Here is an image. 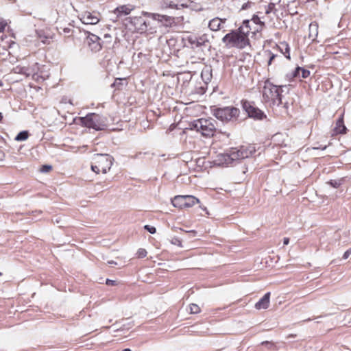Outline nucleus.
<instances>
[{"mask_svg": "<svg viewBox=\"0 0 351 351\" xmlns=\"http://www.w3.org/2000/svg\"><path fill=\"white\" fill-rule=\"evenodd\" d=\"M99 12L86 11L81 14L80 20L84 24L96 25L99 22Z\"/></svg>", "mask_w": 351, "mask_h": 351, "instance_id": "obj_16", "label": "nucleus"}, {"mask_svg": "<svg viewBox=\"0 0 351 351\" xmlns=\"http://www.w3.org/2000/svg\"><path fill=\"white\" fill-rule=\"evenodd\" d=\"M226 19L221 20V19L216 17L210 21L208 27L212 31H217L220 29L221 23H224Z\"/></svg>", "mask_w": 351, "mask_h": 351, "instance_id": "obj_21", "label": "nucleus"}, {"mask_svg": "<svg viewBox=\"0 0 351 351\" xmlns=\"http://www.w3.org/2000/svg\"><path fill=\"white\" fill-rule=\"evenodd\" d=\"M278 56L276 54L271 53V56L269 57V59L268 60V65H271L273 60L277 57Z\"/></svg>", "mask_w": 351, "mask_h": 351, "instance_id": "obj_41", "label": "nucleus"}, {"mask_svg": "<svg viewBox=\"0 0 351 351\" xmlns=\"http://www.w3.org/2000/svg\"><path fill=\"white\" fill-rule=\"evenodd\" d=\"M199 202V199L193 195H177L171 200L174 207L181 209L192 207Z\"/></svg>", "mask_w": 351, "mask_h": 351, "instance_id": "obj_8", "label": "nucleus"}, {"mask_svg": "<svg viewBox=\"0 0 351 351\" xmlns=\"http://www.w3.org/2000/svg\"><path fill=\"white\" fill-rule=\"evenodd\" d=\"M289 243V239L287 238V237H285L283 239V243H284V245H288Z\"/></svg>", "mask_w": 351, "mask_h": 351, "instance_id": "obj_46", "label": "nucleus"}, {"mask_svg": "<svg viewBox=\"0 0 351 351\" xmlns=\"http://www.w3.org/2000/svg\"><path fill=\"white\" fill-rule=\"evenodd\" d=\"M106 284L109 286H114L117 285V282L115 280H112L110 279H106Z\"/></svg>", "mask_w": 351, "mask_h": 351, "instance_id": "obj_40", "label": "nucleus"}, {"mask_svg": "<svg viewBox=\"0 0 351 351\" xmlns=\"http://www.w3.org/2000/svg\"><path fill=\"white\" fill-rule=\"evenodd\" d=\"M5 27V24L3 22H1L0 23V32H3L4 30Z\"/></svg>", "mask_w": 351, "mask_h": 351, "instance_id": "obj_44", "label": "nucleus"}, {"mask_svg": "<svg viewBox=\"0 0 351 351\" xmlns=\"http://www.w3.org/2000/svg\"><path fill=\"white\" fill-rule=\"evenodd\" d=\"M3 119V115H2V113L0 112V121H1Z\"/></svg>", "mask_w": 351, "mask_h": 351, "instance_id": "obj_49", "label": "nucleus"}, {"mask_svg": "<svg viewBox=\"0 0 351 351\" xmlns=\"http://www.w3.org/2000/svg\"><path fill=\"white\" fill-rule=\"evenodd\" d=\"M29 132L27 130H23L20 132L14 138V140L16 141H23L28 138Z\"/></svg>", "mask_w": 351, "mask_h": 351, "instance_id": "obj_24", "label": "nucleus"}, {"mask_svg": "<svg viewBox=\"0 0 351 351\" xmlns=\"http://www.w3.org/2000/svg\"><path fill=\"white\" fill-rule=\"evenodd\" d=\"M138 258H144L147 256V251L145 249L140 248L137 252Z\"/></svg>", "mask_w": 351, "mask_h": 351, "instance_id": "obj_33", "label": "nucleus"}, {"mask_svg": "<svg viewBox=\"0 0 351 351\" xmlns=\"http://www.w3.org/2000/svg\"><path fill=\"white\" fill-rule=\"evenodd\" d=\"M2 275V274L0 272V276Z\"/></svg>", "mask_w": 351, "mask_h": 351, "instance_id": "obj_52", "label": "nucleus"}, {"mask_svg": "<svg viewBox=\"0 0 351 351\" xmlns=\"http://www.w3.org/2000/svg\"><path fill=\"white\" fill-rule=\"evenodd\" d=\"M52 169V167L51 165H43L41 169H40V171L43 172V173H47L49 172L51 169Z\"/></svg>", "mask_w": 351, "mask_h": 351, "instance_id": "obj_34", "label": "nucleus"}, {"mask_svg": "<svg viewBox=\"0 0 351 351\" xmlns=\"http://www.w3.org/2000/svg\"><path fill=\"white\" fill-rule=\"evenodd\" d=\"M279 50L281 51L282 54L288 59L290 60V48L289 45L286 42L280 43L279 45H278Z\"/></svg>", "mask_w": 351, "mask_h": 351, "instance_id": "obj_22", "label": "nucleus"}, {"mask_svg": "<svg viewBox=\"0 0 351 351\" xmlns=\"http://www.w3.org/2000/svg\"><path fill=\"white\" fill-rule=\"evenodd\" d=\"M213 115L223 123L234 122L237 120L240 110L234 106L215 108L213 110Z\"/></svg>", "mask_w": 351, "mask_h": 351, "instance_id": "obj_4", "label": "nucleus"}, {"mask_svg": "<svg viewBox=\"0 0 351 351\" xmlns=\"http://www.w3.org/2000/svg\"><path fill=\"white\" fill-rule=\"evenodd\" d=\"M351 254V248H349L348 250H347L343 255V259H347Z\"/></svg>", "mask_w": 351, "mask_h": 351, "instance_id": "obj_39", "label": "nucleus"}, {"mask_svg": "<svg viewBox=\"0 0 351 351\" xmlns=\"http://www.w3.org/2000/svg\"><path fill=\"white\" fill-rule=\"evenodd\" d=\"M287 104H288V103H287V102L285 103V104H284V105H285V108H287Z\"/></svg>", "mask_w": 351, "mask_h": 351, "instance_id": "obj_51", "label": "nucleus"}, {"mask_svg": "<svg viewBox=\"0 0 351 351\" xmlns=\"http://www.w3.org/2000/svg\"><path fill=\"white\" fill-rule=\"evenodd\" d=\"M328 184L332 187L337 189L341 185L342 181L341 180H330Z\"/></svg>", "mask_w": 351, "mask_h": 351, "instance_id": "obj_25", "label": "nucleus"}, {"mask_svg": "<svg viewBox=\"0 0 351 351\" xmlns=\"http://www.w3.org/2000/svg\"><path fill=\"white\" fill-rule=\"evenodd\" d=\"M171 243L180 247L182 246V241L178 238L176 237L173 238V239L171 240Z\"/></svg>", "mask_w": 351, "mask_h": 351, "instance_id": "obj_36", "label": "nucleus"}, {"mask_svg": "<svg viewBox=\"0 0 351 351\" xmlns=\"http://www.w3.org/2000/svg\"><path fill=\"white\" fill-rule=\"evenodd\" d=\"M334 130L336 134H346V133L347 128L344 125L343 115H341L337 120L336 125H335Z\"/></svg>", "mask_w": 351, "mask_h": 351, "instance_id": "obj_20", "label": "nucleus"}, {"mask_svg": "<svg viewBox=\"0 0 351 351\" xmlns=\"http://www.w3.org/2000/svg\"><path fill=\"white\" fill-rule=\"evenodd\" d=\"M250 23L255 24L256 25L260 24H261L262 25H265V22L262 21L260 17L258 16L257 15H254L252 16V19L250 21Z\"/></svg>", "mask_w": 351, "mask_h": 351, "instance_id": "obj_27", "label": "nucleus"}, {"mask_svg": "<svg viewBox=\"0 0 351 351\" xmlns=\"http://www.w3.org/2000/svg\"><path fill=\"white\" fill-rule=\"evenodd\" d=\"M107 118L95 113H89L80 117L81 124L86 128H93L97 131L104 130L108 127Z\"/></svg>", "mask_w": 351, "mask_h": 351, "instance_id": "obj_3", "label": "nucleus"}, {"mask_svg": "<svg viewBox=\"0 0 351 351\" xmlns=\"http://www.w3.org/2000/svg\"><path fill=\"white\" fill-rule=\"evenodd\" d=\"M126 21L129 23V29L134 32L142 34L147 29V22L142 16L130 17L126 19Z\"/></svg>", "mask_w": 351, "mask_h": 351, "instance_id": "obj_11", "label": "nucleus"}, {"mask_svg": "<svg viewBox=\"0 0 351 351\" xmlns=\"http://www.w3.org/2000/svg\"><path fill=\"white\" fill-rule=\"evenodd\" d=\"M252 4V3L250 1L243 3V5L241 6V10H244L248 9L249 8H250Z\"/></svg>", "mask_w": 351, "mask_h": 351, "instance_id": "obj_37", "label": "nucleus"}, {"mask_svg": "<svg viewBox=\"0 0 351 351\" xmlns=\"http://www.w3.org/2000/svg\"><path fill=\"white\" fill-rule=\"evenodd\" d=\"M327 147V145H319V146H317V147H314L313 149H322V150H324L326 149Z\"/></svg>", "mask_w": 351, "mask_h": 351, "instance_id": "obj_43", "label": "nucleus"}, {"mask_svg": "<svg viewBox=\"0 0 351 351\" xmlns=\"http://www.w3.org/2000/svg\"><path fill=\"white\" fill-rule=\"evenodd\" d=\"M254 30V28H252V27L250 25V32L252 33V32Z\"/></svg>", "mask_w": 351, "mask_h": 351, "instance_id": "obj_50", "label": "nucleus"}, {"mask_svg": "<svg viewBox=\"0 0 351 351\" xmlns=\"http://www.w3.org/2000/svg\"><path fill=\"white\" fill-rule=\"evenodd\" d=\"M189 0H162L160 2L161 9H180L188 7Z\"/></svg>", "mask_w": 351, "mask_h": 351, "instance_id": "obj_13", "label": "nucleus"}, {"mask_svg": "<svg viewBox=\"0 0 351 351\" xmlns=\"http://www.w3.org/2000/svg\"><path fill=\"white\" fill-rule=\"evenodd\" d=\"M275 6H276V5L274 3H269V5H267V7L266 8L265 14H268L271 12H274V14H276L277 10H276Z\"/></svg>", "mask_w": 351, "mask_h": 351, "instance_id": "obj_28", "label": "nucleus"}, {"mask_svg": "<svg viewBox=\"0 0 351 351\" xmlns=\"http://www.w3.org/2000/svg\"><path fill=\"white\" fill-rule=\"evenodd\" d=\"M122 86V79L118 78L112 84L111 87H115L117 89H121Z\"/></svg>", "mask_w": 351, "mask_h": 351, "instance_id": "obj_29", "label": "nucleus"}, {"mask_svg": "<svg viewBox=\"0 0 351 351\" xmlns=\"http://www.w3.org/2000/svg\"><path fill=\"white\" fill-rule=\"evenodd\" d=\"M110 38H111V36L108 34H106L104 35V39H106V41H104L103 43H104V42L110 43Z\"/></svg>", "mask_w": 351, "mask_h": 351, "instance_id": "obj_42", "label": "nucleus"}, {"mask_svg": "<svg viewBox=\"0 0 351 351\" xmlns=\"http://www.w3.org/2000/svg\"><path fill=\"white\" fill-rule=\"evenodd\" d=\"M241 36H243L247 38L250 33V21L244 20L242 25L239 28V32Z\"/></svg>", "mask_w": 351, "mask_h": 351, "instance_id": "obj_19", "label": "nucleus"}, {"mask_svg": "<svg viewBox=\"0 0 351 351\" xmlns=\"http://www.w3.org/2000/svg\"><path fill=\"white\" fill-rule=\"evenodd\" d=\"M122 351H132L130 348H125Z\"/></svg>", "mask_w": 351, "mask_h": 351, "instance_id": "obj_48", "label": "nucleus"}, {"mask_svg": "<svg viewBox=\"0 0 351 351\" xmlns=\"http://www.w3.org/2000/svg\"><path fill=\"white\" fill-rule=\"evenodd\" d=\"M142 14L156 21L165 27H171L175 24V18L165 14L143 12Z\"/></svg>", "mask_w": 351, "mask_h": 351, "instance_id": "obj_10", "label": "nucleus"}, {"mask_svg": "<svg viewBox=\"0 0 351 351\" xmlns=\"http://www.w3.org/2000/svg\"><path fill=\"white\" fill-rule=\"evenodd\" d=\"M189 43L191 45L192 48H199L204 47L210 48L209 40L206 34H203L201 36H190L188 39Z\"/></svg>", "mask_w": 351, "mask_h": 351, "instance_id": "obj_14", "label": "nucleus"}, {"mask_svg": "<svg viewBox=\"0 0 351 351\" xmlns=\"http://www.w3.org/2000/svg\"><path fill=\"white\" fill-rule=\"evenodd\" d=\"M222 41L229 48L243 49L250 44L248 38L241 36L236 31H232L226 34L222 38Z\"/></svg>", "mask_w": 351, "mask_h": 351, "instance_id": "obj_6", "label": "nucleus"}, {"mask_svg": "<svg viewBox=\"0 0 351 351\" xmlns=\"http://www.w3.org/2000/svg\"><path fill=\"white\" fill-rule=\"evenodd\" d=\"M300 72H301V77L302 78H307L310 75V71L304 68H302V69H300Z\"/></svg>", "mask_w": 351, "mask_h": 351, "instance_id": "obj_32", "label": "nucleus"}, {"mask_svg": "<svg viewBox=\"0 0 351 351\" xmlns=\"http://www.w3.org/2000/svg\"><path fill=\"white\" fill-rule=\"evenodd\" d=\"M262 344L263 345H269L270 346L269 348H271V346H274V344L272 343L269 342L267 341L262 342Z\"/></svg>", "mask_w": 351, "mask_h": 351, "instance_id": "obj_45", "label": "nucleus"}, {"mask_svg": "<svg viewBox=\"0 0 351 351\" xmlns=\"http://www.w3.org/2000/svg\"><path fill=\"white\" fill-rule=\"evenodd\" d=\"M144 229L147 230L151 234H155L156 232V228L154 226H151L149 225H145L144 226Z\"/></svg>", "mask_w": 351, "mask_h": 351, "instance_id": "obj_31", "label": "nucleus"}, {"mask_svg": "<svg viewBox=\"0 0 351 351\" xmlns=\"http://www.w3.org/2000/svg\"><path fill=\"white\" fill-rule=\"evenodd\" d=\"M201 78L204 82L205 86L199 87V90H197L198 94H204L207 89V84L211 81L213 78V69L211 66L206 65L201 72Z\"/></svg>", "mask_w": 351, "mask_h": 351, "instance_id": "obj_12", "label": "nucleus"}, {"mask_svg": "<svg viewBox=\"0 0 351 351\" xmlns=\"http://www.w3.org/2000/svg\"><path fill=\"white\" fill-rule=\"evenodd\" d=\"M264 27L265 25H262L261 24L256 25V26L254 27V30L252 32V34L255 35L257 32H261Z\"/></svg>", "mask_w": 351, "mask_h": 351, "instance_id": "obj_30", "label": "nucleus"}, {"mask_svg": "<svg viewBox=\"0 0 351 351\" xmlns=\"http://www.w3.org/2000/svg\"><path fill=\"white\" fill-rule=\"evenodd\" d=\"M255 152L256 148L253 145H242L239 148L232 147L228 152L221 154L218 157L221 162L228 165L234 161L252 156Z\"/></svg>", "mask_w": 351, "mask_h": 351, "instance_id": "obj_2", "label": "nucleus"}, {"mask_svg": "<svg viewBox=\"0 0 351 351\" xmlns=\"http://www.w3.org/2000/svg\"><path fill=\"white\" fill-rule=\"evenodd\" d=\"M270 299V292L266 293L255 304L256 309H266L269 307Z\"/></svg>", "mask_w": 351, "mask_h": 351, "instance_id": "obj_17", "label": "nucleus"}, {"mask_svg": "<svg viewBox=\"0 0 351 351\" xmlns=\"http://www.w3.org/2000/svg\"><path fill=\"white\" fill-rule=\"evenodd\" d=\"M309 38H311L313 40H314L318 34V25L317 23H311L309 25Z\"/></svg>", "mask_w": 351, "mask_h": 351, "instance_id": "obj_23", "label": "nucleus"}, {"mask_svg": "<svg viewBox=\"0 0 351 351\" xmlns=\"http://www.w3.org/2000/svg\"><path fill=\"white\" fill-rule=\"evenodd\" d=\"M283 87H286V86L274 85L269 80L265 81L261 91L263 102L270 107L279 106L282 104V93Z\"/></svg>", "mask_w": 351, "mask_h": 351, "instance_id": "obj_1", "label": "nucleus"}, {"mask_svg": "<svg viewBox=\"0 0 351 351\" xmlns=\"http://www.w3.org/2000/svg\"><path fill=\"white\" fill-rule=\"evenodd\" d=\"M241 104L243 109L250 118L254 120H263L267 117L265 112L256 107L254 102L242 100Z\"/></svg>", "mask_w": 351, "mask_h": 351, "instance_id": "obj_7", "label": "nucleus"}, {"mask_svg": "<svg viewBox=\"0 0 351 351\" xmlns=\"http://www.w3.org/2000/svg\"><path fill=\"white\" fill-rule=\"evenodd\" d=\"M216 124L217 121L213 119H199L191 123V127L203 136L210 137L216 131Z\"/></svg>", "mask_w": 351, "mask_h": 351, "instance_id": "obj_5", "label": "nucleus"}, {"mask_svg": "<svg viewBox=\"0 0 351 351\" xmlns=\"http://www.w3.org/2000/svg\"><path fill=\"white\" fill-rule=\"evenodd\" d=\"M91 169L96 173H99L100 171H101L99 167H98L97 164L95 163V162L91 165Z\"/></svg>", "mask_w": 351, "mask_h": 351, "instance_id": "obj_35", "label": "nucleus"}, {"mask_svg": "<svg viewBox=\"0 0 351 351\" xmlns=\"http://www.w3.org/2000/svg\"><path fill=\"white\" fill-rule=\"evenodd\" d=\"M133 9L132 6L123 5L115 8L113 12L117 14V17H120L129 14Z\"/></svg>", "mask_w": 351, "mask_h": 351, "instance_id": "obj_18", "label": "nucleus"}, {"mask_svg": "<svg viewBox=\"0 0 351 351\" xmlns=\"http://www.w3.org/2000/svg\"><path fill=\"white\" fill-rule=\"evenodd\" d=\"M86 43L90 50L93 52H97L102 48L101 38L98 36L90 32H88V34L86 36Z\"/></svg>", "mask_w": 351, "mask_h": 351, "instance_id": "obj_15", "label": "nucleus"}, {"mask_svg": "<svg viewBox=\"0 0 351 351\" xmlns=\"http://www.w3.org/2000/svg\"><path fill=\"white\" fill-rule=\"evenodd\" d=\"M300 69H302V67L298 66L295 68V69L293 72L294 77L300 76Z\"/></svg>", "mask_w": 351, "mask_h": 351, "instance_id": "obj_38", "label": "nucleus"}, {"mask_svg": "<svg viewBox=\"0 0 351 351\" xmlns=\"http://www.w3.org/2000/svg\"><path fill=\"white\" fill-rule=\"evenodd\" d=\"M113 160L114 158L106 154H97L93 157V161L97 164L103 173H106L110 169Z\"/></svg>", "mask_w": 351, "mask_h": 351, "instance_id": "obj_9", "label": "nucleus"}, {"mask_svg": "<svg viewBox=\"0 0 351 351\" xmlns=\"http://www.w3.org/2000/svg\"><path fill=\"white\" fill-rule=\"evenodd\" d=\"M189 310L192 314H197L200 312V308L195 304H191L189 305Z\"/></svg>", "mask_w": 351, "mask_h": 351, "instance_id": "obj_26", "label": "nucleus"}, {"mask_svg": "<svg viewBox=\"0 0 351 351\" xmlns=\"http://www.w3.org/2000/svg\"><path fill=\"white\" fill-rule=\"evenodd\" d=\"M108 263L109 265H116L117 264V263L113 261H108Z\"/></svg>", "mask_w": 351, "mask_h": 351, "instance_id": "obj_47", "label": "nucleus"}]
</instances>
